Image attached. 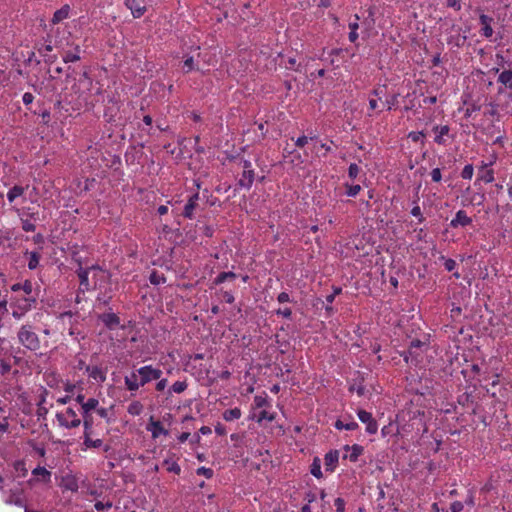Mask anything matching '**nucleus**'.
<instances>
[{
    "label": "nucleus",
    "instance_id": "60",
    "mask_svg": "<svg viewBox=\"0 0 512 512\" xmlns=\"http://www.w3.org/2000/svg\"><path fill=\"white\" fill-rule=\"evenodd\" d=\"M276 314L280 315L286 319H289V318H291L292 310L290 308L278 309L276 311Z\"/></svg>",
    "mask_w": 512,
    "mask_h": 512
},
{
    "label": "nucleus",
    "instance_id": "42",
    "mask_svg": "<svg viewBox=\"0 0 512 512\" xmlns=\"http://www.w3.org/2000/svg\"><path fill=\"white\" fill-rule=\"evenodd\" d=\"M398 96H399V94H394L383 103V105L387 108V110H392L393 108H395L397 106Z\"/></svg>",
    "mask_w": 512,
    "mask_h": 512
},
{
    "label": "nucleus",
    "instance_id": "49",
    "mask_svg": "<svg viewBox=\"0 0 512 512\" xmlns=\"http://www.w3.org/2000/svg\"><path fill=\"white\" fill-rule=\"evenodd\" d=\"M361 190V186L356 184V185H350L347 187V191H346V194L349 196V197H355Z\"/></svg>",
    "mask_w": 512,
    "mask_h": 512
},
{
    "label": "nucleus",
    "instance_id": "61",
    "mask_svg": "<svg viewBox=\"0 0 512 512\" xmlns=\"http://www.w3.org/2000/svg\"><path fill=\"white\" fill-rule=\"evenodd\" d=\"M463 508H464V505L460 501H454L450 506L451 512H461L463 510Z\"/></svg>",
    "mask_w": 512,
    "mask_h": 512
},
{
    "label": "nucleus",
    "instance_id": "24",
    "mask_svg": "<svg viewBox=\"0 0 512 512\" xmlns=\"http://www.w3.org/2000/svg\"><path fill=\"white\" fill-rule=\"evenodd\" d=\"M81 48L79 45H76L73 50L66 51L63 55V61L65 63L69 62H77L81 59Z\"/></svg>",
    "mask_w": 512,
    "mask_h": 512
},
{
    "label": "nucleus",
    "instance_id": "15",
    "mask_svg": "<svg viewBox=\"0 0 512 512\" xmlns=\"http://www.w3.org/2000/svg\"><path fill=\"white\" fill-rule=\"evenodd\" d=\"M89 378H92L98 383H103L106 380V371L98 366H86L85 369Z\"/></svg>",
    "mask_w": 512,
    "mask_h": 512
},
{
    "label": "nucleus",
    "instance_id": "56",
    "mask_svg": "<svg viewBox=\"0 0 512 512\" xmlns=\"http://www.w3.org/2000/svg\"><path fill=\"white\" fill-rule=\"evenodd\" d=\"M334 505L336 507V512H345V501L344 499L338 497L334 501Z\"/></svg>",
    "mask_w": 512,
    "mask_h": 512
},
{
    "label": "nucleus",
    "instance_id": "39",
    "mask_svg": "<svg viewBox=\"0 0 512 512\" xmlns=\"http://www.w3.org/2000/svg\"><path fill=\"white\" fill-rule=\"evenodd\" d=\"M84 445L86 448H100L103 445V441L101 439L93 440L91 437H85Z\"/></svg>",
    "mask_w": 512,
    "mask_h": 512
},
{
    "label": "nucleus",
    "instance_id": "35",
    "mask_svg": "<svg viewBox=\"0 0 512 512\" xmlns=\"http://www.w3.org/2000/svg\"><path fill=\"white\" fill-rule=\"evenodd\" d=\"M13 468L15 472H17L18 476L25 477L27 475V468L24 460H17L13 464Z\"/></svg>",
    "mask_w": 512,
    "mask_h": 512
},
{
    "label": "nucleus",
    "instance_id": "27",
    "mask_svg": "<svg viewBox=\"0 0 512 512\" xmlns=\"http://www.w3.org/2000/svg\"><path fill=\"white\" fill-rule=\"evenodd\" d=\"M466 41V36L460 33V28L457 29V33L455 35H451L447 39V43L450 45H454L456 47H461L464 45Z\"/></svg>",
    "mask_w": 512,
    "mask_h": 512
},
{
    "label": "nucleus",
    "instance_id": "2",
    "mask_svg": "<svg viewBox=\"0 0 512 512\" xmlns=\"http://www.w3.org/2000/svg\"><path fill=\"white\" fill-rule=\"evenodd\" d=\"M239 166L242 168V173L238 179V186L240 188L249 190L255 179V171L252 167V164L249 160L241 159L239 161Z\"/></svg>",
    "mask_w": 512,
    "mask_h": 512
},
{
    "label": "nucleus",
    "instance_id": "31",
    "mask_svg": "<svg viewBox=\"0 0 512 512\" xmlns=\"http://www.w3.org/2000/svg\"><path fill=\"white\" fill-rule=\"evenodd\" d=\"M98 405L99 401L96 398H89L85 403H82V414L91 413L92 410L97 409Z\"/></svg>",
    "mask_w": 512,
    "mask_h": 512
},
{
    "label": "nucleus",
    "instance_id": "53",
    "mask_svg": "<svg viewBox=\"0 0 512 512\" xmlns=\"http://www.w3.org/2000/svg\"><path fill=\"white\" fill-rule=\"evenodd\" d=\"M95 509L97 511H102L104 509H110L112 507V502L110 501H107V502H102V501H97L94 505Z\"/></svg>",
    "mask_w": 512,
    "mask_h": 512
},
{
    "label": "nucleus",
    "instance_id": "55",
    "mask_svg": "<svg viewBox=\"0 0 512 512\" xmlns=\"http://www.w3.org/2000/svg\"><path fill=\"white\" fill-rule=\"evenodd\" d=\"M430 175H431V179L433 182H440L442 180V174H441L440 168L432 169Z\"/></svg>",
    "mask_w": 512,
    "mask_h": 512
},
{
    "label": "nucleus",
    "instance_id": "17",
    "mask_svg": "<svg viewBox=\"0 0 512 512\" xmlns=\"http://www.w3.org/2000/svg\"><path fill=\"white\" fill-rule=\"evenodd\" d=\"M147 430L151 432L152 438H158L160 435H168V430H166L160 421H155L153 418H150L149 424L147 426Z\"/></svg>",
    "mask_w": 512,
    "mask_h": 512
},
{
    "label": "nucleus",
    "instance_id": "38",
    "mask_svg": "<svg viewBox=\"0 0 512 512\" xmlns=\"http://www.w3.org/2000/svg\"><path fill=\"white\" fill-rule=\"evenodd\" d=\"M195 69H196V65H195V62H194V57L193 56L186 57V59L183 62V71H184V73H189V72H191V71H193Z\"/></svg>",
    "mask_w": 512,
    "mask_h": 512
},
{
    "label": "nucleus",
    "instance_id": "3",
    "mask_svg": "<svg viewBox=\"0 0 512 512\" xmlns=\"http://www.w3.org/2000/svg\"><path fill=\"white\" fill-rule=\"evenodd\" d=\"M56 418L59 422V425L67 429L76 428L80 426L82 422L76 411L71 407H68L63 412H58L56 414Z\"/></svg>",
    "mask_w": 512,
    "mask_h": 512
},
{
    "label": "nucleus",
    "instance_id": "52",
    "mask_svg": "<svg viewBox=\"0 0 512 512\" xmlns=\"http://www.w3.org/2000/svg\"><path fill=\"white\" fill-rule=\"evenodd\" d=\"M22 229L25 232H34L36 230V226L31 221L26 219L22 220Z\"/></svg>",
    "mask_w": 512,
    "mask_h": 512
},
{
    "label": "nucleus",
    "instance_id": "51",
    "mask_svg": "<svg viewBox=\"0 0 512 512\" xmlns=\"http://www.w3.org/2000/svg\"><path fill=\"white\" fill-rule=\"evenodd\" d=\"M274 414L272 413H269L265 410L261 411L260 414H259V417H258V422H262L263 420H267V421H273L274 420Z\"/></svg>",
    "mask_w": 512,
    "mask_h": 512
},
{
    "label": "nucleus",
    "instance_id": "63",
    "mask_svg": "<svg viewBox=\"0 0 512 512\" xmlns=\"http://www.w3.org/2000/svg\"><path fill=\"white\" fill-rule=\"evenodd\" d=\"M484 200H485L484 194H475L471 199V203H475L476 205H482Z\"/></svg>",
    "mask_w": 512,
    "mask_h": 512
},
{
    "label": "nucleus",
    "instance_id": "36",
    "mask_svg": "<svg viewBox=\"0 0 512 512\" xmlns=\"http://www.w3.org/2000/svg\"><path fill=\"white\" fill-rule=\"evenodd\" d=\"M167 466V471L179 475L181 473L180 465L173 460L165 459L163 462Z\"/></svg>",
    "mask_w": 512,
    "mask_h": 512
},
{
    "label": "nucleus",
    "instance_id": "50",
    "mask_svg": "<svg viewBox=\"0 0 512 512\" xmlns=\"http://www.w3.org/2000/svg\"><path fill=\"white\" fill-rule=\"evenodd\" d=\"M65 488L70 491H77L78 490V484L75 479L70 478L65 480L64 484Z\"/></svg>",
    "mask_w": 512,
    "mask_h": 512
},
{
    "label": "nucleus",
    "instance_id": "22",
    "mask_svg": "<svg viewBox=\"0 0 512 512\" xmlns=\"http://www.w3.org/2000/svg\"><path fill=\"white\" fill-rule=\"evenodd\" d=\"M32 475L37 477V481L43 483L51 482V472L48 471L45 467L37 466L32 470Z\"/></svg>",
    "mask_w": 512,
    "mask_h": 512
},
{
    "label": "nucleus",
    "instance_id": "41",
    "mask_svg": "<svg viewBox=\"0 0 512 512\" xmlns=\"http://www.w3.org/2000/svg\"><path fill=\"white\" fill-rule=\"evenodd\" d=\"M410 213H411L412 216H414V217H416L418 219L419 223L424 222L425 218H424V216L422 214L420 206L417 204L416 201H415V205L412 207Z\"/></svg>",
    "mask_w": 512,
    "mask_h": 512
},
{
    "label": "nucleus",
    "instance_id": "9",
    "mask_svg": "<svg viewBox=\"0 0 512 512\" xmlns=\"http://www.w3.org/2000/svg\"><path fill=\"white\" fill-rule=\"evenodd\" d=\"M96 269H98L97 266L83 268L81 266V264L79 265V268L77 269L76 273L80 280V286H79L80 292L85 293L86 291L90 290V283H89V278H88L89 273L91 270H96Z\"/></svg>",
    "mask_w": 512,
    "mask_h": 512
},
{
    "label": "nucleus",
    "instance_id": "5",
    "mask_svg": "<svg viewBox=\"0 0 512 512\" xmlns=\"http://www.w3.org/2000/svg\"><path fill=\"white\" fill-rule=\"evenodd\" d=\"M427 347V344L419 339H414L410 342L408 351L404 352L402 356L406 362L411 361L412 363H418V356L420 353L418 350L423 352V348Z\"/></svg>",
    "mask_w": 512,
    "mask_h": 512
},
{
    "label": "nucleus",
    "instance_id": "6",
    "mask_svg": "<svg viewBox=\"0 0 512 512\" xmlns=\"http://www.w3.org/2000/svg\"><path fill=\"white\" fill-rule=\"evenodd\" d=\"M36 303L37 301L34 298H29L23 293H15V295L10 299L11 307H20L28 310H32Z\"/></svg>",
    "mask_w": 512,
    "mask_h": 512
},
{
    "label": "nucleus",
    "instance_id": "47",
    "mask_svg": "<svg viewBox=\"0 0 512 512\" xmlns=\"http://www.w3.org/2000/svg\"><path fill=\"white\" fill-rule=\"evenodd\" d=\"M360 172V168L357 164L351 163L348 168V175L351 179H355Z\"/></svg>",
    "mask_w": 512,
    "mask_h": 512
},
{
    "label": "nucleus",
    "instance_id": "19",
    "mask_svg": "<svg viewBox=\"0 0 512 512\" xmlns=\"http://www.w3.org/2000/svg\"><path fill=\"white\" fill-rule=\"evenodd\" d=\"M498 83L512 90V62L508 64L507 70H504L499 74Z\"/></svg>",
    "mask_w": 512,
    "mask_h": 512
},
{
    "label": "nucleus",
    "instance_id": "13",
    "mask_svg": "<svg viewBox=\"0 0 512 512\" xmlns=\"http://www.w3.org/2000/svg\"><path fill=\"white\" fill-rule=\"evenodd\" d=\"M99 320L110 330L120 325V318L113 312L101 314Z\"/></svg>",
    "mask_w": 512,
    "mask_h": 512
},
{
    "label": "nucleus",
    "instance_id": "1",
    "mask_svg": "<svg viewBox=\"0 0 512 512\" xmlns=\"http://www.w3.org/2000/svg\"><path fill=\"white\" fill-rule=\"evenodd\" d=\"M19 343L30 351H37L41 347L40 339L31 324L22 325L17 333Z\"/></svg>",
    "mask_w": 512,
    "mask_h": 512
},
{
    "label": "nucleus",
    "instance_id": "34",
    "mask_svg": "<svg viewBox=\"0 0 512 512\" xmlns=\"http://www.w3.org/2000/svg\"><path fill=\"white\" fill-rule=\"evenodd\" d=\"M127 411L130 415L138 416L143 412V405L139 401H133L128 405Z\"/></svg>",
    "mask_w": 512,
    "mask_h": 512
},
{
    "label": "nucleus",
    "instance_id": "48",
    "mask_svg": "<svg viewBox=\"0 0 512 512\" xmlns=\"http://www.w3.org/2000/svg\"><path fill=\"white\" fill-rule=\"evenodd\" d=\"M82 418H83V426H84V428L92 429V427H93V418H92L91 413L87 412V414H82Z\"/></svg>",
    "mask_w": 512,
    "mask_h": 512
},
{
    "label": "nucleus",
    "instance_id": "29",
    "mask_svg": "<svg viewBox=\"0 0 512 512\" xmlns=\"http://www.w3.org/2000/svg\"><path fill=\"white\" fill-rule=\"evenodd\" d=\"M25 192V188L19 185H14L7 192V199L10 203L14 202L16 198L22 196Z\"/></svg>",
    "mask_w": 512,
    "mask_h": 512
},
{
    "label": "nucleus",
    "instance_id": "57",
    "mask_svg": "<svg viewBox=\"0 0 512 512\" xmlns=\"http://www.w3.org/2000/svg\"><path fill=\"white\" fill-rule=\"evenodd\" d=\"M385 89L386 87L385 86H382V87H378V88H375L372 92H371V95L377 97L378 99H382V97L384 96L385 94Z\"/></svg>",
    "mask_w": 512,
    "mask_h": 512
},
{
    "label": "nucleus",
    "instance_id": "58",
    "mask_svg": "<svg viewBox=\"0 0 512 512\" xmlns=\"http://www.w3.org/2000/svg\"><path fill=\"white\" fill-rule=\"evenodd\" d=\"M446 4L448 7L453 8L456 11L461 10L460 0H446Z\"/></svg>",
    "mask_w": 512,
    "mask_h": 512
},
{
    "label": "nucleus",
    "instance_id": "37",
    "mask_svg": "<svg viewBox=\"0 0 512 512\" xmlns=\"http://www.w3.org/2000/svg\"><path fill=\"white\" fill-rule=\"evenodd\" d=\"M310 472L314 477H316L318 479L322 477L321 462H320L319 458H315L313 460V462L311 464Z\"/></svg>",
    "mask_w": 512,
    "mask_h": 512
},
{
    "label": "nucleus",
    "instance_id": "54",
    "mask_svg": "<svg viewBox=\"0 0 512 512\" xmlns=\"http://www.w3.org/2000/svg\"><path fill=\"white\" fill-rule=\"evenodd\" d=\"M425 136L424 132L423 131H413V132H410L408 137L413 141V142H418L420 141L423 137Z\"/></svg>",
    "mask_w": 512,
    "mask_h": 512
},
{
    "label": "nucleus",
    "instance_id": "26",
    "mask_svg": "<svg viewBox=\"0 0 512 512\" xmlns=\"http://www.w3.org/2000/svg\"><path fill=\"white\" fill-rule=\"evenodd\" d=\"M70 7L68 5H64L60 9L56 10L52 17V23L58 24L61 21L65 20L69 16Z\"/></svg>",
    "mask_w": 512,
    "mask_h": 512
},
{
    "label": "nucleus",
    "instance_id": "28",
    "mask_svg": "<svg viewBox=\"0 0 512 512\" xmlns=\"http://www.w3.org/2000/svg\"><path fill=\"white\" fill-rule=\"evenodd\" d=\"M241 416H242V411H241V409H240V408H237V407L232 408V409L225 410V411L223 412V415H222L223 419H224L225 421H228V422H230V421H234V420H237V419H239Z\"/></svg>",
    "mask_w": 512,
    "mask_h": 512
},
{
    "label": "nucleus",
    "instance_id": "46",
    "mask_svg": "<svg viewBox=\"0 0 512 512\" xmlns=\"http://www.w3.org/2000/svg\"><path fill=\"white\" fill-rule=\"evenodd\" d=\"M12 316L14 319H17V320H20L24 317V315L29 312L30 310L28 309H22L20 307H12Z\"/></svg>",
    "mask_w": 512,
    "mask_h": 512
},
{
    "label": "nucleus",
    "instance_id": "8",
    "mask_svg": "<svg viewBox=\"0 0 512 512\" xmlns=\"http://www.w3.org/2000/svg\"><path fill=\"white\" fill-rule=\"evenodd\" d=\"M11 290L14 293H23L29 298H34L36 301L38 299V292L35 291L32 282L29 280L24 281V283L13 284Z\"/></svg>",
    "mask_w": 512,
    "mask_h": 512
},
{
    "label": "nucleus",
    "instance_id": "11",
    "mask_svg": "<svg viewBox=\"0 0 512 512\" xmlns=\"http://www.w3.org/2000/svg\"><path fill=\"white\" fill-rule=\"evenodd\" d=\"M472 223V218L469 217L464 210H458L455 217L450 221L451 228L466 227Z\"/></svg>",
    "mask_w": 512,
    "mask_h": 512
},
{
    "label": "nucleus",
    "instance_id": "18",
    "mask_svg": "<svg viewBox=\"0 0 512 512\" xmlns=\"http://www.w3.org/2000/svg\"><path fill=\"white\" fill-rule=\"evenodd\" d=\"M433 132L435 133L434 141L438 145H444L446 143L445 136L449 134L450 128L448 125L439 126L436 125L433 127Z\"/></svg>",
    "mask_w": 512,
    "mask_h": 512
},
{
    "label": "nucleus",
    "instance_id": "12",
    "mask_svg": "<svg viewBox=\"0 0 512 512\" xmlns=\"http://www.w3.org/2000/svg\"><path fill=\"white\" fill-rule=\"evenodd\" d=\"M138 374V369L133 370L129 375L124 377V383L128 391L135 392L140 387V379Z\"/></svg>",
    "mask_w": 512,
    "mask_h": 512
},
{
    "label": "nucleus",
    "instance_id": "59",
    "mask_svg": "<svg viewBox=\"0 0 512 512\" xmlns=\"http://www.w3.org/2000/svg\"><path fill=\"white\" fill-rule=\"evenodd\" d=\"M254 404L257 408H261L267 404V400L265 397L257 395L254 397Z\"/></svg>",
    "mask_w": 512,
    "mask_h": 512
},
{
    "label": "nucleus",
    "instance_id": "62",
    "mask_svg": "<svg viewBox=\"0 0 512 512\" xmlns=\"http://www.w3.org/2000/svg\"><path fill=\"white\" fill-rule=\"evenodd\" d=\"M457 263L453 259H446L444 262V267L447 271H453L456 267Z\"/></svg>",
    "mask_w": 512,
    "mask_h": 512
},
{
    "label": "nucleus",
    "instance_id": "30",
    "mask_svg": "<svg viewBox=\"0 0 512 512\" xmlns=\"http://www.w3.org/2000/svg\"><path fill=\"white\" fill-rule=\"evenodd\" d=\"M334 427L337 429V430H349V431H352V430H356L359 425L357 422L355 421H350V422H343L342 420L338 419L335 424H334Z\"/></svg>",
    "mask_w": 512,
    "mask_h": 512
},
{
    "label": "nucleus",
    "instance_id": "16",
    "mask_svg": "<svg viewBox=\"0 0 512 512\" xmlns=\"http://www.w3.org/2000/svg\"><path fill=\"white\" fill-rule=\"evenodd\" d=\"M480 24L482 25L481 28V35L485 38H490L493 35V28L491 26L493 22V18L486 14H481L479 17Z\"/></svg>",
    "mask_w": 512,
    "mask_h": 512
},
{
    "label": "nucleus",
    "instance_id": "21",
    "mask_svg": "<svg viewBox=\"0 0 512 512\" xmlns=\"http://www.w3.org/2000/svg\"><path fill=\"white\" fill-rule=\"evenodd\" d=\"M345 450L347 454L345 458L349 459L351 462H356L360 455H362L364 448L358 444H354L352 446H345Z\"/></svg>",
    "mask_w": 512,
    "mask_h": 512
},
{
    "label": "nucleus",
    "instance_id": "20",
    "mask_svg": "<svg viewBox=\"0 0 512 512\" xmlns=\"http://www.w3.org/2000/svg\"><path fill=\"white\" fill-rule=\"evenodd\" d=\"M339 460L338 451H329L324 457V464L327 471H334Z\"/></svg>",
    "mask_w": 512,
    "mask_h": 512
},
{
    "label": "nucleus",
    "instance_id": "43",
    "mask_svg": "<svg viewBox=\"0 0 512 512\" xmlns=\"http://www.w3.org/2000/svg\"><path fill=\"white\" fill-rule=\"evenodd\" d=\"M196 474L200 475V476H204L207 479H210L213 477L214 472L211 468L201 466L196 470Z\"/></svg>",
    "mask_w": 512,
    "mask_h": 512
},
{
    "label": "nucleus",
    "instance_id": "40",
    "mask_svg": "<svg viewBox=\"0 0 512 512\" xmlns=\"http://www.w3.org/2000/svg\"><path fill=\"white\" fill-rule=\"evenodd\" d=\"M187 383L185 381H176L170 388L169 392L182 393L186 390Z\"/></svg>",
    "mask_w": 512,
    "mask_h": 512
},
{
    "label": "nucleus",
    "instance_id": "10",
    "mask_svg": "<svg viewBox=\"0 0 512 512\" xmlns=\"http://www.w3.org/2000/svg\"><path fill=\"white\" fill-rule=\"evenodd\" d=\"M199 199H200V197H199L198 192L189 196L186 204L184 205L183 212H182V215L184 218H187V219L194 218V212L198 207Z\"/></svg>",
    "mask_w": 512,
    "mask_h": 512
},
{
    "label": "nucleus",
    "instance_id": "44",
    "mask_svg": "<svg viewBox=\"0 0 512 512\" xmlns=\"http://www.w3.org/2000/svg\"><path fill=\"white\" fill-rule=\"evenodd\" d=\"M474 173V167L472 164H467L464 166L461 172V177L463 179H471Z\"/></svg>",
    "mask_w": 512,
    "mask_h": 512
},
{
    "label": "nucleus",
    "instance_id": "4",
    "mask_svg": "<svg viewBox=\"0 0 512 512\" xmlns=\"http://www.w3.org/2000/svg\"><path fill=\"white\" fill-rule=\"evenodd\" d=\"M163 372L161 369L153 367L152 365H145L138 368V374L141 387L150 383L151 381L161 378Z\"/></svg>",
    "mask_w": 512,
    "mask_h": 512
},
{
    "label": "nucleus",
    "instance_id": "14",
    "mask_svg": "<svg viewBox=\"0 0 512 512\" xmlns=\"http://www.w3.org/2000/svg\"><path fill=\"white\" fill-rule=\"evenodd\" d=\"M492 165V163H482L479 173H478V181H483L485 183H491L494 181V171L490 169L489 167Z\"/></svg>",
    "mask_w": 512,
    "mask_h": 512
},
{
    "label": "nucleus",
    "instance_id": "33",
    "mask_svg": "<svg viewBox=\"0 0 512 512\" xmlns=\"http://www.w3.org/2000/svg\"><path fill=\"white\" fill-rule=\"evenodd\" d=\"M237 277V275L232 272V271H229V272H221L218 274V276L214 279L213 283L215 285H220L222 283H224L225 281L227 280H234L235 278Z\"/></svg>",
    "mask_w": 512,
    "mask_h": 512
},
{
    "label": "nucleus",
    "instance_id": "25",
    "mask_svg": "<svg viewBox=\"0 0 512 512\" xmlns=\"http://www.w3.org/2000/svg\"><path fill=\"white\" fill-rule=\"evenodd\" d=\"M5 503L9 504V505L23 507L24 509L26 507L25 502L21 496V493H19V492L11 491L10 494L8 495V497L6 498Z\"/></svg>",
    "mask_w": 512,
    "mask_h": 512
},
{
    "label": "nucleus",
    "instance_id": "32",
    "mask_svg": "<svg viewBox=\"0 0 512 512\" xmlns=\"http://www.w3.org/2000/svg\"><path fill=\"white\" fill-rule=\"evenodd\" d=\"M26 255H28V268L30 270H34L38 267L39 261H40V254L36 251L32 252H26Z\"/></svg>",
    "mask_w": 512,
    "mask_h": 512
},
{
    "label": "nucleus",
    "instance_id": "23",
    "mask_svg": "<svg viewBox=\"0 0 512 512\" xmlns=\"http://www.w3.org/2000/svg\"><path fill=\"white\" fill-rule=\"evenodd\" d=\"M136 0H124L125 6L131 11L134 18H140L144 15L146 8L144 6H137Z\"/></svg>",
    "mask_w": 512,
    "mask_h": 512
},
{
    "label": "nucleus",
    "instance_id": "7",
    "mask_svg": "<svg viewBox=\"0 0 512 512\" xmlns=\"http://www.w3.org/2000/svg\"><path fill=\"white\" fill-rule=\"evenodd\" d=\"M357 416L362 423L366 424V432L368 434L372 435L377 432L378 424L374 420V418L370 412H367L365 410H358Z\"/></svg>",
    "mask_w": 512,
    "mask_h": 512
},
{
    "label": "nucleus",
    "instance_id": "64",
    "mask_svg": "<svg viewBox=\"0 0 512 512\" xmlns=\"http://www.w3.org/2000/svg\"><path fill=\"white\" fill-rule=\"evenodd\" d=\"M308 142V136L302 135L298 137L295 141V145L299 148L304 147Z\"/></svg>",
    "mask_w": 512,
    "mask_h": 512
},
{
    "label": "nucleus",
    "instance_id": "45",
    "mask_svg": "<svg viewBox=\"0 0 512 512\" xmlns=\"http://www.w3.org/2000/svg\"><path fill=\"white\" fill-rule=\"evenodd\" d=\"M150 282L154 285H159L161 283H165L166 279L163 275L158 274L157 272H152L150 277Z\"/></svg>",
    "mask_w": 512,
    "mask_h": 512
}]
</instances>
